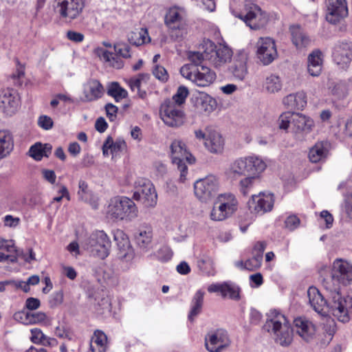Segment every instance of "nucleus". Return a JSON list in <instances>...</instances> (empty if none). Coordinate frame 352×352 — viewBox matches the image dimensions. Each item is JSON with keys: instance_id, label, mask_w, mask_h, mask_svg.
Here are the masks:
<instances>
[{"instance_id": "1", "label": "nucleus", "mask_w": 352, "mask_h": 352, "mask_svg": "<svg viewBox=\"0 0 352 352\" xmlns=\"http://www.w3.org/2000/svg\"><path fill=\"white\" fill-rule=\"evenodd\" d=\"M264 327L277 344L287 346L292 343L293 330L291 324L285 315L278 310L270 311Z\"/></svg>"}, {"instance_id": "2", "label": "nucleus", "mask_w": 352, "mask_h": 352, "mask_svg": "<svg viewBox=\"0 0 352 352\" xmlns=\"http://www.w3.org/2000/svg\"><path fill=\"white\" fill-rule=\"evenodd\" d=\"M324 288L327 292L328 312L342 322H349L352 315V297L342 296L340 288H332L329 283Z\"/></svg>"}, {"instance_id": "3", "label": "nucleus", "mask_w": 352, "mask_h": 352, "mask_svg": "<svg viewBox=\"0 0 352 352\" xmlns=\"http://www.w3.org/2000/svg\"><path fill=\"white\" fill-rule=\"evenodd\" d=\"M266 166L265 162L257 156L240 157L230 164L226 173L232 179L246 175H259Z\"/></svg>"}, {"instance_id": "4", "label": "nucleus", "mask_w": 352, "mask_h": 352, "mask_svg": "<svg viewBox=\"0 0 352 352\" xmlns=\"http://www.w3.org/2000/svg\"><path fill=\"white\" fill-rule=\"evenodd\" d=\"M107 212L113 219L129 221L138 217V210L132 199L118 196L111 199Z\"/></svg>"}, {"instance_id": "5", "label": "nucleus", "mask_w": 352, "mask_h": 352, "mask_svg": "<svg viewBox=\"0 0 352 352\" xmlns=\"http://www.w3.org/2000/svg\"><path fill=\"white\" fill-rule=\"evenodd\" d=\"M238 201L235 195L230 192L220 194L215 199L210 212L212 221H223L231 217L237 210Z\"/></svg>"}, {"instance_id": "6", "label": "nucleus", "mask_w": 352, "mask_h": 352, "mask_svg": "<svg viewBox=\"0 0 352 352\" xmlns=\"http://www.w3.org/2000/svg\"><path fill=\"white\" fill-rule=\"evenodd\" d=\"M180 73L183 77L200 87H209L217 78L216 73L206 66L184 65L181 67Z\"/></svg>"}, {"instance_id": "7", "label": "nucleus", "mask_w": 352, "mask_h": 352, "mask_svg": "<svg viewBox=\"0 0 352 352\" xmlns=\"http://www.w3.org/2000/svg\"><path fill=\"white\" fill-rule=\"evenodd\" d=\"M245 14H234V16L245 22L253 30L263 29L267 24L269 16L258 5L246 1L244 5Z\"/></svg>"}, {"instance_id": "8", "label": "nucleus", "mask_w": 352, "mask_h": 352, "mask_svg": "<svg viewBox=\"0 0 352 352\" xmlns=\"http://www.w3.org/2000/svg\"><path fill=\"white\" fill-rule=\"evenodd\" d=\"M352 282V265L342 258H337L331 265V276L324 278L322 285L329 283L332 288L339 287L340 285H346Z\"/></svg>"}, {"instance_id": "9", "label": "nucleus", "mask_w": 352, "mask_h": 352, "mask_svg": "<svg viewBox=\"0 0 352 352\" xmlns=\"http://www.w3.org/2000/svg\"><path fill=\"white\" fill-rule=\"evenodd\" d=\"M204 52L206 59L208 60L215 67H221L231 60L232 50L226 45H215L210 40H204L199 46Z\"/></svg>"}, {"instance_id": "10", "label": "nucleus", "mask_w": 352, "mask_h": 352, "mask_svg": "<svg viewBox=\"0 0 352 352\" xmlns=\"http://www.w3.org/2000/svg\"><path fill=\"white\" fill-rule=\"evenodd\" d=\"M164 22L170 30L171 36L178 39L187 34L186 13L182 8H170L165 15Z\"/></svg>"}, {"instance_id": "11", "label": "nucleus", "mask_w": 352, "mask_h": 352, "mask_svg": "<svg viewBox=\"0 0 352 352\" xmlns=\"http://www.w3.org/2000/svg\"><path fill=\"white\" fill-rule=\"evenodd\" d=\"M171 159L174 164L177 165L180 171L179 179L184 182L188 173V168L186 162L190 164L195 162V160L187 151L186 144L179 140H175L170 144Z\"/></svg>"}, {"instance_id": "12", "label": "nucleus", "mask_w": 352, "mask_h": 352, "mask_svg": "<svg viewBox=\"0 0 352 352\" xmlns=\"http://www.w3.org/2000/svg\"><path fill=\"white\" fill-rule=\"evenodd\" d=\"M111 246L109 236L102 230L92 233L85 243L86 249L91 254L100 259H104L109 256Z\"/></svg>"}, {"instance_id": "13", "label": "nucleus", "mask_w": 352, "mask_h": 352, "mask_svg": "<svg viewBox=\"0 0 352 352\" xmlns=\"http://www.w3.org/2000/svg\"><path fill=\"white\" fill-rule=\"evenodd\" d=\"M160 118L170 127L178 128L186 121V115L181 107L170 100H165L160 107Z\"/></svg>"}, {"instance_id": "14", "label": "nucleus", "mask_w": 352, "mask_h": 352, "mask_svg": "<svg viewBox=\"0 0 352 352\" xmlns=\"http://www.w3.org/2000/svg\"><path fill=\"white\" fill-rule=\"evenodd\" d=\"M219 188V182L214 175H208L197 180L194 184L195 196L201 201L207 202L214 197Z\"/></svg>"}, {"instance_id": "15", "label": "nucleus", "mask_w": 352, "mask_h": 352, "mask_svg": "<svg viewBox=\"0 0 352 352\" xmlns=\"http://www.w3.org/2000/svg\"><path fill=\"white\" fill-rule=\"evenodd\" d=\"M133 198L141 201L146 208H153L157 204V195L153 184L149 180L142 179L138 182Z\"/></svg>"}, {"instance_id": "16", "label": "nucleus", "mask_w": 352, "mask_h": 352, "mask_svg": "<svg viewBox=\"0 0 352 352\" xmlns=\"http://www.w3.org/2000/svg\"><path fill=\"white\" fill-rule=\"evenodd\" d=\"M83 0H55L54 10L62 18L73 20L77 18L84 8Z\"/></svg>"}, {"instance_id": "17", "label": "nucleus", "mask_w": 352, "mask_h": 352, "mask_svg": "<svg viewBox=\"0 0 352 352\" xmlns=\"http://www.w3.org/2000/svg\"><path fill=\"white\" fill-rule=\"evenodd\" d=\"M256 47V56L264 65H270L278 56L275 41L270 37H260Z\"/></svg>"}, {"instance_id": "18", "label": "nucleus", "mask_w": 352, "mask_h": 352, "mask_svg": "<svg viewBox=\"0 0 352 352\" xmlns=\"http://www.w3.org/2000/svg\"><path fill=\"white\" fill-rule=\"evenodd\" d=\"M248 204L251 212L263 214L272 210L274 204V195L271 193L254 195Z\"/></svg>"}, {"instance_id": "19", "label": "nucleus", "mask_w": 352, "mask_h": 352, "mask_svg": "<svg viewBox=\"0 0 352 352\" xmlns=\"http://www.w3.org/2000/svg\"><path fill=\"white\" fill-rule=\"evenodd\" d=\"M230 342L228 333L223 329L210 332L205 339L206 348L209 352H221Z\"/></svg>"}, {"instance_id": "20", "label": "nucleus", "mask_w": 352, "mask_h": 352, "mask_svg": "<svg viewBox=\"0 0 352 352\" xmlns=\"http://www.w3.org/2000/svg\"><path fill=\"white\" fill-rule=\"evenodd\" d=\"M292 119V131L298 138L311 133L315 127L314 120L305 114L294 113Z\"/></svg>"}, {"instance_id": "21", "label": "nucleus", "mask_w": 352, "mask_h": 352, "mask_svg": "<svg viewBox=\"0 0 352 352\" xmlns=\"http://www.w3.org/2000/svg\"><path fill=\"white\" fill-rule=\"evenodd\" d=\"M326 19L331 23H336L346 16L348 9L345 0H327Z\"/></svg>"}, {"instance_id": "22", "label": "nucleus", "mask_w": 352, "mask_h": 352, "mask_svg": "<svg viewBox=\"0 0 352 352\" xmlns=\"http://www.w3.org/2000/svg\"><path fill=\"white\" fill-rule=\"evenodd\" d=\"M204 145L210 153L221 154L224 149L225 140L217 129L207 126V138L204 142Z\"/></svg>"}, {"instance_id": "23", "label": "nucleus", "mask_w": 352, "mask_h": 352, "mask_svg": "<svg viewBox=\"0 0 352 352\" xmlns=\"http://www.w3.org/2000/svg\"><path fill=\"white\" fill-rule=\"evenodd\" d=\"M127 84L132 91H137L138 96L145 99L147 93L152 89L151 76L148 74H140L127 80Z\"/></svg>"}, {"instance_id": "24", "label": "nucleus", "mask_w": 352, "mask_h": 352, "mask_svg": "<svg viewBox=\"0 0 352 352\" xmlns=\"http://www.w3.org/2000/svg\"><path fill=\"white\" fill-rule=\"evenodd\" d=\"M334 62L342 67H346L352 60V43L342 42L337 43L333 52Z\"/></svg>"}, {"instance_id": "25", "label": "nucleus", "mask_w": 352, "mask_h": 352, "mask_svg": "<svg viewBox=\"0 0 352 352\" xmlns=\"http://www.w3.org/2000/svg\"><path fill=\"white\" fill-rule=\"evenodd\" d=\"M19 105L18 96L13 89L3 90L0 95V109L8 116L15 113Z\"/></svg>"}, {"instance_id": "26", "label": "nucleus", "mask_w": 352, "mask_h": 352, "mask_svg": "<svg viewBox=\"0 0 352 352\" xmlns=\"http://www.w3.org/2000/svg\"><path fill=\"white\" fill-rule=\"evenodd\" d=\"M298 334L306 342H311L316 335V326L311 321L302 317L297 318L294 321Z\"/></svg>"}, {"instance_id": "27", "label": "nucleus", "mask_w": 352, "mask_h": 352, "mask_svg": "<svg viewBox=\"0 0 352 352\" xmlns=\"http://www.w3.org/2000/svg\"><path fill=\"white\" fill-rule=\"evenodd\" d=\"M291 41L298 50H302L311 45V39L303 29L298 25L289 27Z\"/></svg>"}, {"instance_id": "28", "label": "nucleus", "mask_w": 352, "mask_h": 352, "mask_svg": "<svg viewBox=\"0 0 352 352\" xmlns=\"http://www.w3.org/2000/svg\"><path fill=\"white\" fill-rule=\"evenodd\" d=\"M283 104L290 109L302 110L307 104V94L304 91L288 94L283 98Z\"/></svg>"}, {"instance_id": "29", "label": "nucleus", "mask_w": 352, "mask_h": 352, "mask_svg": "<svg viewBox=\"0 0 352 352\" xmlns=\"http://www.w3.org/2000/svg\"><path fill=\"white\" fill-rule=\"evenodd\" d=\"M307 296L309 302L313 309L318 314H322L327 308V298L325 299L318 288L316 287H309L307 290Z\"/></svg>"}, {"instance_id": "30", "label": "nucleus", "mask_w": 352, "mask_h": 352, "mask_svg": "<svg viewBox=\"0 0 352 352\" xmlns=\"http://www.w3.org/2000/svg\"><path fill=\"white\" fill-rule=\"evenodd\" d=\"M330 144L327 141H318L311 148L308 153V158L311 163H318L326 160L329 155Z\"/></svg>"}, {"instance_id": "31", "label": "nucleus", "mask_w": 352, "mask_h": 352, "mask_svg": "<svg viewBox=\"0 0 352 352\" xmlns=\"http://www.w3.org/2000/svg\"><path fill=\"white\" fill-rule=\"evenodd\" d=\"M323 57L322 52L316 50L311 52L307 57V72L314 77L320 75L322 70Z\"/></svg>"}, {"instance_id": "32", "label": "nucleus", "mask_w": 352, "mask_h": 352, "mask_svg": "<svg viewBox=\"0 0 352 352\" xmlns=\"http://www.w3.org/2000/svg\"><path fill=\"white\" fill-rule=\"evenodd\" d=\"M114 239L118 248V255L122 259L130 258L133 250L127 236L121 230H117L114 234Z\"/></svg>"}, {"instance_id": "33", "label": "nucleus", "mask_w": 352, "mask_h": 352, "mask_svg": "<svg viewBox=\"0 0 352 352\" xmlns=\"http://www.w3.org/2000/svg\"><path fill=\"white\" fill-rule=\"evenodd\" d=\"M85 101H92L100 98L103 94V87L99 81L91 80L84 86Z\"/></svg>"}, {"instance_id": "34", "label": "nucleus", "mask_w": 352, "mask_h": 352, "mask_svg": "<svg viewBox=\"0 0 352 352\" xmlns=\"http://www.w3.org/2000/svg\"><path fill=\"white\" fill-rule=\"evenodd\" d=\"M196 102L199 110L206 114L214 111L217 106L216 100L206 93H200L196 98Z\"/></svg>"}, {"instance_id": "35", "label": "nucleus", "mask_w": 352, "mask_h": 352, "mask_svg": "<svg viewBox=\"0 0 352 352\" xmlns=\"http://www.w3.org/2000/svg\"><path fill=\"white\" fill-rule=\"evenodd\" d=\"M247 57L241 55L235 58L230 69L233 76L239 80H243L248 74L246 66Z\"/></svg>"}, {"instance_id": "36", "label": "nucleus", "mask_w": 352, "mask_h": 352, "mask_svg": "<svg viewBox=\"0 0 352 352\" xmlns=\"http://www.w3.org/2000/svg\"><path fill=\"white\" fill-rule=\"evenodd\" d=\"M107 349V336L100 330H96L91 338L90 350L91 352H106Z\"/></svg>"}, {"instance_id": "37", "label": "nucleus", "mask_w": 352, "mask_h": 352, "mask_svg": "<svg viewBox=\"0 0 352 352\" xmlns=\"http://www.w3.org/2000/svg\"><path fill=\"white\" fill-rule=\"evenodd\" d=\"M283 87L280 78L273 74L265 76L263 82L262 88L267 94H276L279 92Z\"/></svg>"}, {"instance_id": "38", "label": "nucleus", "mask_w": 352, "mask_h": 352, "mask_svg": "<svg viewBox=\"0 0 352 352\" xmlns=\"http://www.w3.org/2000/svg\"><path fill=\"white\" fill-rule=\"evenodd\" d=\"M14 143L11 133L8 131H0V160L6 157L13 149Z\"/></svg>"}, {"instance_id": "39", "label": "nucleus", "mask_w": 352, "mask_h": 352, "mask_svg": "<svg viewBox=\"0 0 352 352\" xmlns=\"http://www.w3.org/2000/svg\"><path fill=\"white\" fill-rule=\"evenodd\" d=\"M52 146L49 144L36 142L29 150V155L36 161H40L43 157H48L51 153Z\"/></svg>"}, {"instance_id": "40", "label": "nucleus", "mask_w": 352, "mask_h": 352, "mask_svg": "<svg viewBox=\"0 0 352 352\" xmlns=\"http://www.w3.org/2000/svg\"><path fill=\"white\" fill-rule=\"evenodd\" d=\"M146 29L139 28L131 32L128 35V41L133 45L139 46L150 41Z\"/></svg>"}, {"instance_id": "41", "label": "nucleus", "mask_w": 352, "mask_h": 352, "mask_svg": "<svg viewBox=\"0 0 352 352\" xmlns=\"http://www.w3.org/2000/svg\"><path fill=\"white\" fill-rule=\"evenodd\" d=\"M330 94L337 100H344L349 94L348 85L342 81L333 82L328 88Z\"/></svg>"}, {"instance_id": "42", "label": "nucleus", "mask_w": 352, "mask_h": 352, "mask_svg": "<svg viewBox=\"0 0 352 352\" xmlns=\"http://www.w3.org/2000/svg\"><path fill=\"white\" fill-rule=\"evenodd\" d=\"M94 54L98 56L100 60L109 63L112 67L120 68L122 67V63L115 60L113 54L104 48L102 46H98L94 49Z\"/></svg>"}, {"instance_id": "43", "label": "nucleus", "mask_w": 352, "mask_h": 352, "mask_svg": "<svg viewBox=\"0 0 352 352\" xmlns=\"http://www.w3.org/2000/svg\"><path fill=\"white\" fill-rule=\"evenodd\" d=\"M78 196L79 199L82 201L89 203L92 206H95V197L89 190L87 182L83 180H80L78 182Z\"/></svg>"}, {"instance_id": "44", "label": "nucleus", "mask_w": 352, "mask_h": 352, "mask_svg": "<svg viewBox=\"0 0 352 352\" xmlns=\"http://www.w3.org/2000/svg\"><path fill=\"white\" fill-rule=\"evenodd\" d=\"M204 294V292L198 290L193 296L192 300V308L188 316L190 320L192 321L194 318L201 312Z\"/></svg>"}, {"instance_id": "45", "label": "nucleus", "mask_w": 352, "mask_h": 352, "mask_svg": "<svg viewBox=\"0 0 352 352\" xmlns=\"http://www.w3.org/2000/svg\"><path fill=\"white\" fill-rule=\"evenodd\" d=\"M107 94L112 96L116 102H119L128 96L127 91L116 82L109 85Z\"/></svg>"}, {"instance_id": "46", "label": "nucleus", "mask_w": 352, "mask_h": 352, "mask_svg": "<svg viewBox=\"0 0 352 352\" xmlns=\"http://www.w3.org/2000/svg\"><path fill=\"white\" fill-rule=\"evenodd\" d=\"M124 146V142H113V139L109 137L102 146V153L104 156H109V153H114L120 150Z\"/></svg>"}, {"instance_id": "47", "label": "nucleus", "mask_w": 352, "mask_h": 352, "mask_svg": "<svg viewBox=\"0 0 352 352\" xmlns=\"http://www.w3.org/2000/svg\"><path fill=\"white\" fill-rule=\"evenodd\" d=\"M239 288L236 285L228 283H223L221 296L223 298H229L232 300H239Z\"/></svg>"}, {"instance_id": "48", "label": "nucleus", "mask_w": 352, "mask_h": 352, "mask_svg": "<svg viewBox=\"0 0 352 352\" xmlns=\"http://www.w3.org/2000/svg\"><path fill=\"white\" fill-rule=\"evenodd\" d=\"M137 244L141 248H146L151 243L152 239V231L148 228L144 230H141L135 236Z\"/></svg>"}, {"instance_id": "49", "label": "nucleus", "mask_w": 352, "mask_h": 352, "mask_svg": "<svg viewBox=\"0 0 352 352\" xmlns=\"http://www.w3.org/2000/svg\"><path fill=\"white\" fill-rule=\"evenodd\" d=\"M213 261L210 257H203L198 260L197 265L199 270L206 273L208 276L214 275Z\"/></svg>"}, {"instance_id": "50", "label": "nucleus", "mask_w": 352, "mask_h": 352, "mask_svg": "<svg viewBox=\"0 0 352 352\" xmlns=\"http://www.w3.org/2000/svg\"><path fill=\"white\" fill-rule=\"evenodd\" d=\"M188 89L186 87L180 86L177 89L175 94L173 95L172 100H170L173 102L179 107H181V105L185 102L186 98L188 96Z\"/></svg>"}, {"instance_id": "51", "label": "nucleus", "mask_w": 352, "mask_h": 352, "mask_svg": "<svg viewBox=\"0 0 352 352\" xmlns=\"http://www.w3.org/2000/svg\"><path fill=\"white\" fill-rule=\"evenodd\" d=\"M240 181L239 186L241 192L246 195L250 189L253 186L254 182L258 175H246Z\"/></svg>"}, {"instance_id": "52", "label": "nucleus", "mask_w": 352, "mask_h": 352, "mask_svg": "<svg viewBox=\"0 0 352 352\" xmlns=\"http://www.w3.org/2000/svg\"><path fill=\"white\" fill-rule=\"evenodd\" d=\"M294 113L285 112L283 113L278 118V126L280 129L286 130L289 126L292 127V119H293Z\"/></svg>"}, {"instance_id": "53", "label": "nucleus", "mask_w": 352, "mask_h": 352, "mask_svg": "<svg viewBox=\"0 0 352 352\" xmlns=\"http://www.w3.org/2000/svg\"><path fill=\"white\" fill-rule=\"evenodd\" d=\"M115 52L124 58L131 57V47L126 43H117L114 45Z\"/></svg>"}, {"instance_id": "54", "label": "nucleus", "mask_w": 352, "mask_h": 352, "mask_svg": "<svg viewBox=\"0 0 352 352\" xmlns=\"http://www.w3.org/2000/svg\"><path fill=\"white\" fill-rule=\"evenodd\" d=\"M206 59L204 52H190L188 54V59L192 63V65H196L197 67H201L199 65L204 59Z\"/></svg>"}, {"instance_id": "55", "label": "nucleus", "mask_w": 352, "mask_h": 352, "mask_svg": "<svg viewBox=\"0 0 352 352\" xmlns=\"http://www.w3.org/2000/svg\"><path fill=\"white\" fill-rule=\"evenodd\" d=\"M31 334L30 340L35 344L42 343L47 339V336L38 328L32 329Z\"/></svg>"}, {"instance_id": "56", "label": "nucleus", "mask_w": 352, "mask_h": 352, "mask_svg": "<svg viewBox=\"0 0 352 352\" xmlns=\"http://www.w3.org/2000/svg\"><path fill=\"white\" fill-rule=\"evenodd\" d=\"M153 74L157 79L162 82H166L168 78V74L162 66L155 65L153 69Z\"/></svg>"}, {"instance_id": "57", "label": "nucleus", "mask_w": 352, "mask_h": 352, "mask_svg": "<svg viewBox=\"0 0 352 352\" xmlns=\"http://www.w3.org/2000/svg\"><path fill=\"white\" fill-rule=\"evenodd\" d=\"M0 249H3L8 252H17V249L12 240H7L0 236Z\"/></svg>"}, {"instance_id": "58", "label": "nucleus", "mask_w": 352, "mask_h": 352, "mask_svg": "<svg viewBox=\"0 0 352 352\" xmlns=\"http://www.w3.org/2000/svg\"><path fill=\"white\" fill-rule=\"evenodd\" d=\"M42 178L50 184H54L56 180V175L53 170L43 168L41 170Z\"/></svg>"}, {"instance_id": "59", "label": "nucleus", "mask_w": 352, "mask_h": 352, "mask_svg": "<svg viewBox=\"0 0 352 352\" xmlns=\"http://www.w3.org/2000/svg\"><path fill=\"white\" fill-rule=\"evenodd\" d=\"M14 318L18 322L25 324H30V313L24 311L16 312Z\"/></svg>"}, {"instance_id": "60", "label": "nucleus", "mask_w": 352, "mask_h": 352, "mask_svg": "<svg viewBox=\"0 0 352 352\" xmlns=\"http://www.w3.org/2000/svg\"><path fill=\"white\" fill-rule=\"evenodd\" d=\"M38 124L42 129L49 130L53 126V120L47 116H41L38 120Z\"/></svg>"}, {"instance_id": "61", "label": "nucleus", "mask_w": 352, "mask_h": 352, "mask_svg": "<svg viewBox=\"0 0 352 352\" xmlns=\"http://www.w3.org/2000/svg\"><path fill=\"white\" fill-rule=\"evenodd\" d=\"M47 316L44 312L30 313V324H38L45 321Z\"/></svg>"}, {"instance_id": "62", "label": "nucleus", "mask_w": 352, "mask_h": 352, "mask_svg": "<svg viewBox=\"0 0 352 352\" xmlns=\"http://www.w3.org/2000/svg\"><path fill=\"white\" fill-rule=\"evenodd\" d=\"M285 226L290 230H294L300 225V219L295 215L289 216L285 220Z\"/></svg>"}, {"instance_id": "63", "label": "nucleus", "mask_w": 352, "mask_h": 352, "mask_svg": "<svg viewBox=\"0 0 352 352\" xmlns=\"http://www.w3.org/2000/svg\"><path fill=\"white\" fill-rule=\"evenodd\" d=\"M8 286L12 287L14 291L21 289L27 293V287L23 280H8Z\"/></svg>"}, {"instance_id": "64", "label": "nucleus", "mask_w": 352, "mask_h": 352, "mask_svg": "<svg viewBox=\"0 0 352 352\" xmlns=\"http://www.w3.org/2000/svg\"><path fill=\"white\" fill-rule=\"evenodd\" d=\"M107 116L111 121L116 119L118 113V107L111 103H109L105 106Z\"/></svg>"}]
</instances>
